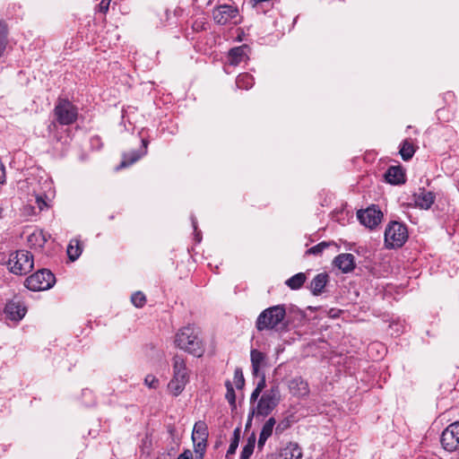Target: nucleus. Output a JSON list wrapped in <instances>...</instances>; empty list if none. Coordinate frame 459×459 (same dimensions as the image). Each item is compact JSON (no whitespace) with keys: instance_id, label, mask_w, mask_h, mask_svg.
I'll list each match as a JSON object with an SVG mask.
<instances>
[{"instance_id":"obj_1","label":"nucleus","mask_w":459,"mask_h":459,"mask_svg":"<svg viewBox=\"0 0 459 459\" xmlns=\"http://www.w3.org/2000/svg\"><path fill=\"white\" fill-rule=\"evenodd\" d=\"M286 310L284 306L277 305L264 309L255 321V327L259 332L274 330L279 331L286 327L284 318Z\"/></svg>"},{"instance_id":"obj_2","label":"nucleus","mask_w":459,"mask_h":459,"mask_svg":"<svg viewBox=\"0 0 459 459\" xmlns=\"http://www.w3.org/2000/svg\"><path fill=\"white\" fill-rule=\"evenodd\" d=\"M175 343L179 349L195 357H201L204 353V348L197 333L191 326L183 327L178 332Z\"/></svg>"},{"instance_id":"obj_3","label":"nucleus","mask_w":459,"mask_h":459,"mask_svg":"<svg viewBox=\"0 0 459 459\" xmlns=\"http://www.w3.org/2000/svg\"><path fill=\"white\" fill-rule=\"evenodd\" d=\"M280 402V388L277 385H273L262 394L255 409L252 411V415L255 413L257 416H268L277 407Z\"/></svg>"},{"instance_id":"obj_4","label":"nucleus","mask_w":459,"mask_h":459,"mask_svg":"<svg viewBox=\"0 0 459 459\" xmlns=\"http://www.w3.org/2000/svg\"><path fill=\"white\" fill-rule=\"evenodd\" d=\"M408 238V230L404 224L391 221L385 230V245L387 248L401 247Z\"/></svg>"},{"instance_id":"obj_5","label":"nucleus","mask_w":459,"mask_h":459,"mask_svg":"<svg viewBox=\"0 0 459 459\" xmlns=\"http://www.w3.org/2000/svg\"><path fill=\"white\" fill-rule=\"evenodd\" d=\"M7 264L13 273L26 274L33 268V256L27 250H19L11 254Z\"/></svg>"},{"instance_id":"obj_6","label":"nucleus","mask_w":459,"mask_h":459,"mask_svg":"<svg viewBox=\"0 0 459 459\" xmlns=\"http://www.w3.org/2000/svg\"><path fill=\"white\" fill-rule=\"evenodd\" d=\"M54 116L60 125L69 126L76 121L78 108L68 100L58 99L54 108Z\"/></svg>"},{"instance_id":"obj_7","label":"nucleus","mask_w":459,"mask_h":459,"mask_svg":"<svg viewBox=\"0 0 459 459\" xmlns=\"http://www.w3.org/2000/svg\"><path fill=\"white\" fill-rule=\"evenodd\" d=\"M56 282L55 275L48 269H42L25 280V286L33 291L48 290Z\"/></svg>"},{"instance_id":"obj_8","label":"nucleus","mask_w":459,"mask_h":459,"mask_svg":"<svg viewBox=\"0 0 459 459\" xmlns=\"http://www.w3.org/2000/svg\"><path fill=\"white\" fill-rule=\"evenodd\" d=\"M212 16L218 24H237L240 21L239 12L237 6L221 4L212 12Z\"/></svg>"},{"instance_id":"obj_9","label":"nucleus","mask_w":459,"mask_h":459,"mask_svg":"<svg viewBox=\"0 0 459 459\" xmlns=\"http://www.w3.org/2000/svg\"><path fill=\"white\" fill-rule=\"evenodd\" d=\"M208 435V427L206 423L203 420L195 422L192 432V440L194 443L195 452L196 454H200L201 456H203L205 451Z\"/></svg>"},{"instance_id":"obj_10","label":"nucleus","mask_w":459,"mask_h":459,"mask_svg":"<svg viewBox=\"0 0 459 459\" xmlns=\"http://www.w3.org/2000/svg\"><path fill=\"white\" fill-rule=\"evenodd\" d=\"M440 443L448 452L459 448V421L450 424L441 434Z\"/></svg>"},{"instance_id":"obj_11","label":"nucleus","mask_w":459,"mask_h":459,"mask_svg":"<svg viewBox=\"0 0 459 459\" xmlns=\"http://www.w3.org/2000/svg\"><path fill=\"white\" fill-rule=\"evenodd\" d=\"M357 216L361 224L373 229L380 223L383 213L379 209L372 206L364 211H359Z\"/></svg>"},{"instance_id":"obj_12","label":"nucleus","mask_w":459,"mask_h":459,"mask_svg":"<svg viewBox=\"0 0 459 459\" xmlns=\"http://www.w3.org/2000/svg\"><path fill=\"white\" fill-rule=\"evenodd\" d=\"M27 309L23 303L19 299H12L5 305L4 313L6 317L13 321H20L23 318Z\"/></svg>"},{"instance_id":"obj_13","label":"nucleus","mask_w":459,"mask_h":459,"mask_svg":"<svg viewBox=\"0 0 459 459\" xmlns=\"http://www.w3.org/2000/svg\"><path fill=\"white\" fill-rule=\"evenodd\" d=\"M289 389L292 395L302 398L309 394V386L301 377H296L289 382Z\"/></svg>"},{"instance_id":"obj_14","label":"nucleus","mask_w":459,"mask_h":459,"mask_svg":"<svg viewBox=\"0 0 459 459\" xmlns=\"http://www.w3.org/2000/svg\"><path fill=\"white\" fill-rule=\"evenodd\" d=\"M413 202L415 205L420 209L428 210L431 207L435 201V195L424 188H420L419 192L413 195Z\"/></svg>"},{"instance_id":"obj_15","label":"nucleus","mask_w":459,"mask_h":459,"mask_svg":"<svg viewBox=\"0 0 459 459\" xmlns=\"http://www.w3.org/2000/svg\"><path fill=\"white\" fill-rule=\"evenodd\" d=\"M142 149L141 151H133L128 153L123 154V160L118 167V169L126 168L135 161H137L142 156L145 155L147 152L148 141L145 139L142 140Z\"/></svg>"},{"instance_id":"obj_16","label":"nucleus","mask_w":459,"mask_h":459,"mask_svg":"<svg viewBox=\"0 0 459 459\" xmlns=\"http://www.w3.org/2000/svg\"><path fill=\"white\" fill-rule=\"evenodd\" d=\"M248 47L242 45L233 48L229 51L228 62L230 65L236 66L248 58Z\"/></svg>"},{"instance_id":"obj_17","label":"nucleus","mask_w":459,"mask_h":459,"mask_svg":"<svg viewBox=\"0 0 459 459\" xmlns=\"http://www.w3.org/2000/svg\"><path fill=\"white\" fill-rule=\"evenodd\" d=\"M333 264L342 273H350L355 268V257L352 254H341L334 258Z\"/></svg>"},{"instance_id":"obj_18","label":"nucleus","mask_w":459,"mask_h":459,"mask_svg":"<svg viewBox=\"0 0 459 459\" xmlns=\"http://www.w3.org/2000/svg\"><path fill=\"white\" fill-rule=\"evenodd\" d=\"M280 455L281 459H301L303 454L297 443L290 442L281 450Z\"/></svg>"},{"instance_id":"obj_19","label":"nucleus","mask_w":459,"mask_h":459,"mask_svg":"<svg viewBox=\"0 0 459 459\" xmlns=\"http://www.w3.org/2000/svg\"><path fill=\"white\" fill-rule=\"evenodd\" d=\"M385 180L392 185H399L404 182V173L401 167H390L385 173Z\"/></svg>"},{"instance_id":"obj_20","label":"nucleus","mask_w":459,"mask_h":459,"mask_svg":"<svg viewBox=\"0 0 459 459\" xmlns=\"http://www.w3.org/2000/svg\"><path fill=\"white\" fill-rule=\"evenodd\" d=\"M252 370L254 376H258L260 368L265 366L266 356L258 350H252L250 353Z\"/></svg>"},{"instance_id":"obj_21","label":"nucleus","mask_w":459,"mask_h":459,"mask_svg":"<svg viewBox=\"0 0 459 459\" xmlns=\"http://www.w3.org/2000/svg\"><path fill=\"white\" fill-rule=\"evenodd\" d=\"M276 420L273 417L265 421L259 435L257 445L258 448L261 449L264 446L266 440L272 436Z\"/></svg>"},{"instance_id":"obj_22","label":"nucleus","mask_w":459,"mask_h":459,"mask_svg":"<svg viewBox=\"0 0 459 459\" xmlns=\"http://www.w3.org/2000/svg\"><path fill=\"white\" fill-rule=\"evenodd\" d=\"M187 382L188 377H173L168 384V389L174 396H178L182 393Z\"/></svg>"},{"instance_id":"obj_23","label":"nucleus","mask_w":459,"mask_h":459,"mask_svg":"<svg viewBox=\"0 0 459 459\" xmlns=\"http://www.w3.org/2000/svg\"><path fill=\"white\" fill-rule=\"evenodd\" d=\"M173 377H188L185 359L182 356L175 355L173 357Z\"/></svg>"},{"instance_id":"obj_24","label":"nucleus","mask_w":459,"mask_h":459,"mask_svg":"<svg viewBox=\"0 0 459 459\" xmlns=\"http://www.w3.org/2000/svg\"><path fill=\"white\" fill-rule=\"evenodd\" d=\"M327 282V274L319 273L312 280L310 289L314 295H318L322 292Z\"/></svg>"},{"instance_id":"obj_25","label":"nucleus","mask_w":459,"mask_h":459,"mask_svg":"<svg viewBox=\"0 0 459 459\" xmlns=\"http://www.w3.org/2000/svg\"><path fill=\"white\" fill-rule=\"evenodd\" d=\"M254 83H255L254 77L247 73H243V74H238L236 79L237 87L239 89H242V90H248V89L252 88Z\"/></svg>"},{"instance_id":"obj_26","label":"nucleus","mask_w":459,"mask_h":459,"mask_svg":"<svg viewBox=\"0 0 459 459\" xmlns=\"http://www.w3.org/2000/svg\"><path fill=\"white\" fill-rule=\"evenodd\" d=\"M49 235H47L43 230H37L30 234L28 238V241L31 245H38L39 247H43L45 243L48 241Z\"/></svg>"},{"instance_id":"obj_27","label":"nucleus","mask_w":459,"mask_h":459,"mask_svg":"<svg viewBox=\"0 0 459 459\" xmlns=\"http://www.w3.org/2000/svg\"><path fill=\"white\" fill-rule=\"evenodd\" d=\"M415 149L411 142L404 140L400 149V154L403 160H409L414 155Z\"/></svg>"},{"instance_id":"obj_28","label":"nucleus","mask_w":459,"mask_h":459,"mask_svg":"<svg viewBox=\"0 0 459 459\" xmlns=\"http://www.w3.org/2000/svg\"><path fill=\"white\" fill-rule=\"evenodd\" d=\"M82 254V247L76 239L70 241L67 247V255L71 261H75Z\"/></svg>"},{"instance_id":"obj_29","label":"nucleus","mask_w":459,"mask_h":459,"mask_svg":"<svg viewBox=\"0 0 459 459\" xmlns=\"http://www.w3.org/2000/svg\"><path fill=\"white\" fill-rule=\"evenodd\" d=\"M255 446V434H252L247 440L246 445L244 446L240 459H249V457L252 455Z\"/></svg>"},{"instance_id":"obj_30","label":"nucleus","mask_w":459,"mask_h":459,"mask_svg":"<svg viewBox=\"0 0 459 459\" xmlns=\"http://www.w3.org/2000/svg\"><path fill=\"white\" fill-rule=\"evenodd\" d=\"M306 281V275L303 273H299L286 281V284L291 290L299 289Z\"/></svg>"},{"instance_id":"obj_31","label":"nucleus","mask_w":459,"mask_h":459,"mask_svg":"<svg viewBox=\"0 0 459 459\" xmlns=\"http://www.w3.org/2000/svg\"><path fill=\"white\" fill-rule=\"evenodd\" d=\"M369 355L375 359H380L385 351V347L378 342L369 344L368 348Z\"/></svg>"},{"instance_id":"obj_32","label":"nucleus","mask_w":459,"mask_h":459,"mask_svg":"<svg viewBox=\"0 0 459 459\" xmlns=\"http://www.w3.org/2000/svg\"><path fill=\"white\" fill-rule=\"evenodd\" d=\"M239 438H240V436H239V431L238 429H236L234 431V435H233V437L231 439V442H230V445L228 448V451H227V454H226V457H230V455H234L236 453V450L238 446V442H239Z\"/></svg>"},{"instance_id":"obj_33","label":"nucleus","mask_w":459,"mask_h":459,"mask_svg":"<svg viewBox=\"0 0 459 459\" xmlns=\"http://www.w3.org/2000/svg\"><path fill=\"white\" fill-rule=\"evenodd\" d=\"M225 386H226V389H227L225 397H226L227 401L232 406H235V403H236V394H235V391H234L233 385H232V384L230 383V380H227L225 382Z\"/></svg>"},{"instance_id":"obj_34","label":"nucleus","mask_w":459,"mask_h":459,"mask_svg":"<svg viewBox=\"0 0 459 459\" xmlns=\"http://www.w3.org/2000/svg\"><path fill=\"white\" fill-rule=\"evenodd\" d=\"M131 301L136 307H143L146 302V298L143 292L136 291L131 296Z\"/></svg>"},{"instance_id":"obj_35","label":"nucleus","mask_w":459,"mask_h":459,"mask_svg":"<svg viewBox=\"0 0 459 459\" xmlns=\"http://www.w3.org/2000/svg\"><path fill=\"white\" fill-rule=\"evenodd\" d=\"M332 243L331 242H320L319 244L310 247L307 250V254L308 255H320L325 248H327Z\"/></svg>"},{"instance_id":"obj_36","label":"nucleus","mask_w":459,"mask_h":459,"mask_svg":"<svg viewBox=\"0 0 459 459\" xmlns=\"http://www.w3.org/2000/svg\"><path fill=\"white\" fill-rule=\"evenodd\" d=\"M234 384L238 389H241L245 385L244 376L239 368H237L234 371Z\"/></svg>"},{"instance_id":"obj_37","label":"nucleus","mask_w":459,"mask_h":459,"mask_svg":"<svg viewBox=\"0 0 459 459\" xmlns=\"http://www.w3.org/2000/svg\"><path fill=\"white\" fill-rule=\"evenodd\" d=\"M144 383L150 388H157L159 385V380L153 375H147L144 378Z\"/></svg>"},{"instance_id":"obj_38","label":"nucleus","mask_w":459,"mask_h":459,"mask_svg":"<svg viewBox=\"0 0 459 459\" xmlns=\"http://www.w3.org/2000/svg\"><path fill=\"white\" fill-rule=\"evenodd\" d=\"M109 0H101L99 4L100 11L102 13H106L108 10Z\"/></svg>"},{"instance_id":"obj_39","label":"nucleus","mask_w":459,"mask_h":459,"mask_svg":"<svg viewBox=\"0 0 459 459\" xmlns=\"http://www.w3.org/2000/svg\"><path fill=\"white\" fill-rule=\"evenodd\" d=\"M178 459H193V454L190 450L186 449L178 455Z\"/></svg>"},{"instance_id":"obj_40","label":"nucleus","mask_w":459,"mask_h":459,"mask_svg":"<svg viewBox=\"0 0 459 459\" xmlns=\"http://www.w3.org/2000/svg\"><path fill=\"white\" fill-rule=\"evenodd\" d=\"M265 387V377L264 375L263 374L261 379L259 380V382L257 383V385L255 387V389L263 392V390L264 389Z\"/></svg>"},{"instance_id":"obj_41","label":"nucleus","mask_w":459,"mask_h":459,"mask_svg":"<svg viewBox=\"0 0 459 459\" xmlns=\"http://www.w3.org/2000/svg\"><path fill=\"white\" fill-rule=\"evenodd\" d=\"M261 393H262L261 391H259V390H257V389H255V390H254V391H253V393L251 394L250 401H251V402H255V401H256V400H257V398L259 397V395H260V394H261Z\"/></svg>"},{"instance_id":"obj_42","label":"nucleus","mask_w":459,"mask_h":459,"mask_svg":"<svg viewBox=\"0 0 459 459\" xmlns=\"http://www.w3.org/2000/svg\"><path fill=\"white\" fill-rule=\"evenodd\" d=\"M37 203H38L39 210H43V208L45 206H47L46 202L39 196H37Z\"/></svg>"},{"instance_id":"obj_43","label":"nucleus","mask_w":459,"mask_h":459,"mask_svg":"<svg viewBox=\"0 0 459 459\" xmlns=\"http://www.w3.org/2000/svg\"><path fill=\"white\" fill-rule=\"evenodd\" d=\"M286 428L282 423L278 424L276 427V432H281Z\"/></svg>"},{"instance_id":"obj_44","label":"nucleus","mask_w":459,"mask_h":459,"mask_svg":"<svg viewBox=\"0 0 459 459\" xmlns=\"http://www.w3.org/2000/svg\"><path fill=\"white\" fill-rule=\"evenodd\" d=\"M253 1H254L255 5H256V4H262L264 2H270L271 0H253Z\"/></svg>"},{"instance_id":"obj_45","label":"nucleus","mask_w":459,"mask_h":459,"mask_svg":"<svg viewBox=\"0 0 459 459\" xmlns=\"http://www.w3.org/2000/svg\"><path fill=\"white\" fill-rule=\"evenodd\" d=\"M192 224H193L194 230L196 231L197 226H196V221L195 218H192Z\"/></svg>"}]
</instances>
